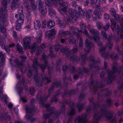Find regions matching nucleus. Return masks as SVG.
<instances>
[{"label":"nucleus","mask_w":123,"mask_h":123,"mask_svg":"<svg viewBox=\"0 0 123 123\" xmlns=\"http://www.w3.org/2000/svg\"><path fill=\"white\" fill-rule=\"evenodd\" d=\"M7 2L8 0H2L1 4L2 6L0 9V31L2 33L6 32V28L4 26H6L8 24L6 12Z\"/></svg>","instance_id":"f257e3e1"},{"label":"nucleus","mask_w":123,"mask_h":123,"mask_svg":"<svg viewBox=\"0 0 123 123\" xmlns=\"http://www.w3.org/2000/svg\"><path fill=\"white\" fill-rule=\"evenodd\" d=\"M107 105H103L102 107H103L101 109L102 111L104 113L106 118L108 120H110L112 119L113 117V114L110 111H108L107 109L105 107L107 106L108 107L111 106L112 104V102L110 98H107L106 101Z\"/></svg>","instance_id":"f03ea898"},{"label":"nucleus","mask_w":123,"mask_h":123,"mask_svg":"<svg viewBox=\"0 0 123 123\" xmlns=\"http://www.w3.org/2000/svg\"><path fill=\"white\" fill-rule=\"evenodd\" d=\"M48 57L46 55H42V58L44 60V64H40L38 62V60L37 58L33 61V65L32 66L33 68L35 69H37L38 67L39 66L42 71L44 70L46 67H48V69L49 67L48 65L49 63L48 61L46 60Z\"/></svg>","instance_id":"7ed1b4c3"},{"label":"nucleus","mask_w":123,"mask_h":123,"mask_svg":"<svg viewBox=\"0 0 123 123\" xmlns=\"http://www.w3.org/2000/svg\"><path fill=\"white\" fill-rule=\"evenodd\" d=\"M78 12L77 10L74 9H71L69 10V19H68L67 20L68 21L69 20V21H75L77 20V19L78 18L81 14V12H82V9L81 7H79L78 8Z\"/></svg>","instance_id":"20e7f679"},{"label":"nucleus","mask_w":123,"mask_h":123,"mask_svg":"<svg viewBox=\"0 0 123 123\" xmlns=\"http://www.w3.org/2000/svg\"><path fill=\"white\" fill-rule=\"evenodd\" d=\"M23 10V7L21 6L18 9V11L19 17L16 22V29L17 30L19 31L21 30V26L24 22V17Z\"/></svg>","instance_id":"39448f33"},{"label":"nucleus","mask_w":123,"mask_h":123,"mask_svg":"<svg viewBox=\"0 0 123 123\" xmlns=\"http://www.w3.org/2000/svg\"><path fill=\"white\" fill-rule=\"evenodd\" d=\"M119 21L120 26L117 25V33L120 35L121 38H123V16L120 15L116 13V20Z\"/></svg>","instance_id":"423d86ee"},{"label":"nucleus","mask_w":123,"mask_h":123,"mask_svg":"<svg viewBox=\"0 0 123 123\" xmlns=\"http://www.w3.org/2000/svg\"><path fill=\"white\" fill-rule=\"evenodd\" d=\"M112 69L113 71H110L109 69L107 70V72L108 74L107 79L106 80H104V81H106L108 84H111L112 83L115 77V75L113 76L114 74L115 73V62L114 61L113 63V66L112 67Z\"/></svg>","instance_id":"0eeeda50"},{"label":"nucleus","mask_w":123,"mask_h":123,"mask_svg":"<svg viewBox=\"0 0 123 123\" xmlns=\"http://www.w3.org/2000/svg\"><path fill=\"white\" fill-rule=\"evenodd\" d=\"M53 1V4L54 5H55V6H59L60 7L58 9V11L60 12L62 11L64 12H67V6H65V4L61 2V1L63 0H51Z\"/></svg>","instance_id":"6e6552de"},{"label":"nucleus","mask_w":123,"mask_h":123,"mask_svg":"<svg viewBox=\"0 0 123 123\" xmlns=\"http://www.w3.org/2000/svg\"><path fill=\"white\" fill-rule=\"evenodd\" d=\"M87 114L85 113L82 115L81 117L79 116L77 117L75 122H76L77 121L78 123H88V121L87 119Z\"/></svg>","instance_id":"1a4fd4ad"},{"label":"nucleus","mask_w":123,"mask_h":123,"mask_svg":"<svg viewBox=\"0 0 123 123\" xmlns=\"http://www.w3.org/2000/svg\"><path fill=\"white\" fill-rule=\"evenodd\" d=\"M91 33L94 36L91 37V38L95 42L97 41V39L99 40L100 37L98 35L99 34L98 31L96 30L92 29L90 31Z\"/></svg>","instance_id":"9d476101"},{"label":"nucleus","mask_w":123,"mask_h":123,"mask_svg":"<svg viewBox=\"0 0 123 123\" xmlns=\"http://www.w3.org/2000/svg\"><path fill=\"white\" fill-rule=\"evenodd\" d=\"M31 37H27L23 39L24 47L26 48H29L31 43Z\"/></svg>","instance_id":"9b49d317"},{"label":"nucleus","mask_w":123,"mask_h":123,"mask_svg":"<svg viewBox=\"0 0 123 123\" xmlns=\"http://www.w3.org/2000/svg\"><path fill=\"white\" fill-rule=\"evenodd\" d=\"M38 9L41 12V14L44 15L47 13V9L45 6H43L42 0H39V1Z\"/></svg>","instance_id":"f8f14e48"},{"label":"nucleus","mask_w":123,"mask_h":123,"mask_svg":"<svg viewBox=\"0 0 123 123\" xmlns=\"http://www.w3.org/2000/svg\"><path fill=\"white\" fill-rule=\"evenodd\" d=\"M85 44L86 47L87 49H88L86 50V52L87 53L90 52L91 48L94 47V44L93 43L90 42L87 39L86 40Z\"/></svg>","instance_id":"ddd939ff"},{"label":"nucleus","mask_w":123,"mask_h":123,"mask_svg":"<svg viewBox=\"0 0 123 123\" xmlns=\"http://www.w3.org/2000/svg\"><path fill=\"white\" fill-rule=\"evenodd\" d=\"M102 17L100 12L97 10L94 11L92 17L94 20L97 21L98 19H100Z\"/></svg>","instance_id":"4468645a"},{"label":"nucleus","mask_w":123,"mask_h":123,"mask_svg":"<svg viewBox=\"0 0 123 123\" xmlns=\"http://www.w3.org/2000/svg\"><path fill=\"white\" fill-rule=\"evenodd\" d=\"M11 7L12 10L15 9L16 8H18L20 6L19 0H12Z\"/></svg>","instance_id":"2eb2a0df"},{"label":"nucleus","mask_w":123,"mask_h":123,"mask_svg":"<svg viewBox=\"0 0 123 123\" xmlns=\"http://www.w3.org/2000/svg\"><path fill=\"white\" fill-rule=\"evenodd\" d=\"M56 23L57 24L59 25L61 27H64L66 25V23L63 18H56Z\"/></svg>","instance_id":"dca6fc26"},{"label":"nucleus","mask_w":123,"mask_h":123,"mask_svg":"<svg viewBox=\"0 0 123 123\" xmlns=\"http://www.w3.org/2000/svg\"><path fill=\"white\" fill-rule=\"evenodd\" d=\"M55 34V30L54 29H52L49 31L47 32L46 35L49 38H51L52 37H54Z\"/></svg>","instance_id":"f3484780"},{"label":"nucleus","mask_w":123,"mask_h":123,"mask_svg":"<svg viewBox=\"0 0 123 123\" xmlns=\"http://www.w3.org/2000/svg\"><path fill=\"white\" fill-rule=\"evenodd\" d=\"M55 34V30L54 29H52L49 31L47 32L46 35L49 38H51L52 37H54Z\"/></svg>","instance_id":"a211bd4d"},{"label":"nucleus","mask_w":123,"mask_h":123,"mask_svg":"<svg viewBox=\"0 0 123 123\" xmlns=\"http://www.w3.org/2000/svg\"><path fill=\"white\" fill-rule=\"evenodd\" d=\"M69 57L70 60L72 62H78L80 60V58L79 56H77L75 55H73L68 57Z\"/></svg>","instance_id":"6ab92c4d"},{"label":"nucleus","mask_w":123,"mask_h":123,"mask_svg":"<svg viewBox=\"0 0 123 123\" xmlns=\"http://www.w3.org/2000/svg\"><path fill=\"white\" fill-rule=\"evenodd\" d=\"M117 65V63L116 62V73L117 72L118 73L120 74L121 73V70L123 69V72L122 74V76L123 77V65L121 66L119 70L116 67ZM118 88L119 89H121L123 88V82L118 87Z\"/></svg>","instance_id":"aec40b11"},{"label":"nucleus","mask_w":123,"mask_h":123,"mask_svg":"<svg viewBox=\"0 0 123 123\" xmlns=\"http://www.w3.org/2000/svg\"><path fill=\"white\" fill-rule=\"evenodd\" d=\"M20 57L22 59L21 60V62H19V61L17 60L16 62V63L17 65L18 66H23L24 65V64L23 62H24L25 61V60L27 59V57L26 56L24 55L20 56Z\"/></svg>","instance_id":"412c9836"},{"label":"nucleus","mask_w":123,"mask_h":123,"mask_svg":"<svg viewBox=\"0 0 123 123\" xmlns=\"http://www.w3.org/2000/svg\"><path fill=\"white\" fill-rule=\"evenodd\" d=\"M76 91L74 89H72L68 92L65 91L63 94V96H66L68 95L70 96L74 95L76 94Z\"/></svg>","instance_id":"4be33fe9"},{"label":"nucleus","mask_w":123,"mask_h":123,"mask_svg":"<svg viewBox=\"0 0 123 123\" xmlns=\"http://www.w3.org/2000/svg\"><path fill=\"white\" fill-rule=\"evenodd\" d=\"M33 77L35 82L37 85H40L41 86H43L42 82L40 80L39 78L38 74H35L33 76Z\"/></svg>","instance_id":"5701e85b"},{"label":"nucleus","mask_w":123,"mask_h":123,"mask_svg":"<svg viewBox=\"0 0 123 123\" xmlns=\"http://www.w3.org/2000/svg\"><path fill=\"white\" fill-rule=\"evenodd\" d=\"M6 54L3 53L2 51L0 52V59L1 57L0 62V64L2 66H4L5 64V57Z\"/></svg>","instance_id":"b1692460"},{"label":"nucleus","mask_w":123,"mask_h":123,"mask_svg":"<svg viewBox=\"0 0 123 123\" xmlns=\"http://www.w3.org/2000/svg\"><path fill=\"white\" fill-rule=\"evenodd\" d=\"M80 56L81 59V65H83L86 63V62L88 60V57H87L86 54L81 55Z\"/></svg>","instance_id":"393cba45"},{"label":"nucleus","mask_w":123,"mask_h":123,"mask_svg":"<svg viewBox=\"0 0 123 123\" xmlns=\"http://www.w3.org/2000/svg\"><path fill=\"white\" fill-rule=\"evenodd\" d=\"M34 107L33 105H27L26 106V113H30L34 109Z\"/></svg>","instance_id":"a878e982"},{"label":"nucleus","mask_w":123,"mask_h":123,"mask_svg":"<svg viewBox=\"0 0 123 123\" xmlns=\"http://www.w3.org/2000/svg\"><path fill=\"white\" fill-rule=\"evenodd\" d=\"M49 15L51 18L54 17L56 16V12L51 8H49Z\"/></svg>","instance_id":"bb28decb"},{"label":"nucleus","mask_w":123,"mask_h":123,"mask_svg":"<svg viewBox=\"0 0 123 123\" xmlns=\"http://www.w3.org/2000/svg\"><path fill=\"white\" fill-rule=\"evenodd\" d=\"M61 82L60 81H57L56 80L55 82H53L51 85V86L54 88L55 86L57 87L61 85Z\"/></svg>","instance_id":"cd10ccee"},{"label":"nucleus","mask_w":123,"mask_h":123,"mask_svg":"<svg viewBox=\"0 0 123 123\" xmlns=\"http://www.w3.org/2000/svg\"><path fill=\"white\" fill-rule=\"evenodd\" d=\"M17 50L19 53L23 54L25 53L24 51L23 50V48L22 46L18 43L16 45Z\"/></svg>","instance_id":"c85d7f7f"},{"label":"nucleus","mask_w":123,"mask_h":123,"mask_svg":"<svg viewBox=\"0 0 123 123\" xmlns=\"http://www.w3.org/2000/svg\"><path fill=\"white\" fill-rule=\"evenodd\" d=\"M79 51L78 49L77 45H76V47L74 46L73 48L71 49V50L69 51V52L68 54V55H70V54L73 52V53H76Z\"/></svg>","instance_id":"c756f323"},{"label":"nucleus","mask_w":123,"mask_h":123,"mask_svg":"<svg viewBox=\"0 0 123 123\" xmlns=\"http://www.w3.org/2000/svg\"><path fill=\"white\" fill-rule=\"evenodd\" d=\"M34 28L36 29H39L41 27V24L40 22L38 20H37L34 23Z\"/></svg>","instance_id":"7c9ffc66"},{"label":"nucleus","mask_w":123,"mask_h":123,"mask_svg":"<svg viewBox=\"0 0 123 123\" xmlns=\"http://www.w3.org/2000/svg\"><path fill=\"white\" fill-rule=\"evenodd\" d=\"M69 49L67 47H66L65 48H62L61 49V52H63L66 54L67 56L68 57L70 56L68 55V54L69 52Z\"/></svg>","instance_id":"2f4dec72"},{"label":"nucleus","mask_w":123,"mask_h":123,"mask_svg":"<svg viewBox=\"0 0 123 123\" xmlns=\"http://www.w3.org/2000/svg\"><path fill=\"white\" fill-rule=\"evenodd\" d=\"M107 42H108L107 43V45L108 46L109 49H111L112 47L113 44L111 43V37H109V38L107 40Z\"/></svg>","instance_id":"473e14b6"},{"label":"nucleus","mask_w":123,"mask_h":123,"mask_svg":"<svg viewBox=\"0 0 123 123\" xmlns=\"http://www.w3.org/2000/svg\"><path fill=\"white\" fill-rule=\"evenodd\" d=\"M31 2V6L33 10H36L37 6V4H35V0H30Z\"/></svg>","instance_id":"72a5a7b5"},{"label":"nucleus","mask_w":123,"mask_h":123,"mask_svg":"<svg viewBox=\"0 0 123 123\" xmlns=\"http://www.w3.org/2000/svg\"><path fill=\"white\" fill-rule=\"evenodd\" d=\"M55 25V22L53 21L52 20H50L48 23L47 25L48 28H51L53 27Z\"/></svg>","instance_id":"f704fd0d"},{"label":"nucleus","mask_w":123,"mask_h":123,"mask_svg":"<svg viewBox=\"0 0 123 123\" xmlns=\"http://www.w3.org/2000/svg\"><path fill=\"white\" fill-rule=\"evenodd\" d=\"M110 54L108 52H103L101 53V56L105 59H108L109 58Z\"/></svg>","instance_id":"c9c22d12"},{"label":"nucleus","mask_w":123,"mask_h":123,"mask_svg":"<svg viewBox=\"0 0 123 123\" xmlns=\"http://www.w3.org/2000/svg\"><path fill=\"white\" fill-rule=\"evenodd\" d=\"M111 27L112 30H115V20L114 19H111Z\"/></svg>","instance_id":"e433bc0d"},{"label":"nucleus","mask_w":123,"mask_h":123,"mask_svg":"<svg viewBox=\"0 0 123 123\" xmlns=\"http://www.w3.org/2000/svg\"><path fill=\"white\" fill-rule=\"evenodd\" d=\"M59 35L61 36H66L67 35H69L70 34V32L68 31H60L59 32Z\"/></svg>","instance_id":"4c0bfd02"},{"label":"nucleus","mask_w":123,"mask_h":123,"mask_svg":"<svg viewBox=\"0 0 123 123\" xmlns=\"http://www.w3.org/2000/svg\"><path fill=\"white\" fill-rule=\"evenodd\" d=\"M101 34L106 40L109 38V37H111L109 35H107L106 34V32L104 31H102L101 32Z\"/></svg>","instance_id":"58836bf2"},{"label":"nucleus","mask_w":123,"mask_h":123,"mask_svg":"<svg viewBox=\"0 0 123 123\" xmlns=\"http://www.w3.org/2000/svg\"><path fill=\"white\" fill-rule=\"evenodd\" d=\"M75 113V110L74 108H72L71 109L70 111L68 113V115L70 116L74 115Z\"/></svg>","instance_id":"ea45409f"},{"label":"nucleus","mask_w":123,"mask_h":123,"mask_svg":"<svg viewBox=\"0 0 123 123\" xmlns=\"http://www.w3.org/2000/svg\"><path fill=\"white\" fill-rule=\"evenodd\" d=\"M103 115V113H102L101 115L99 116H98L97 115L95 114L94 116V118L95 119L96 121H98L101 119Z\"/></svg>","instance_id":"a19ab883"},{"label":"nucleus","mask_w":123,"mask_h":123,"mask_svg":"<svg viewBox=\"0 0 123 123\" xmlns=\"http://www.w3.org/2000/svg\"><path fill=\"white\" fill-rule=\"evenodd\" d=\"M70 65H69L68 66L66 65L65 66H63L62 68V69L63 72H66L67 71L68 69H69V68H70Z\"/></svg>","instance_id":"79ce46f5"},{"label":"nucleus","mask_w":123,"mask_h":123,"mask_svg":"<svg viewBox=\"0 0 123 123\" xmlns=\"http://www.w3.org/2000/svg\"><path fill=\"white\" fill-rule=\"evenodd\" d=\"M58 101V99L56 98V95H54V97L52 98L50 100V102L51 103L55 102H57Z\"/></svg>","instance_id":"37998d69"},{"label":"nucleus","mask_w":123,"mask_h":123,"mask_svg":"<svg viewBox=\"0 0 123 123\" xmlns=\"http://www.w3.org/2000/svg\"><path fill=\"white\" fill-rule=\"evenodd\" d=\"M54 51L49 49V56L51 58H54L55 57V55L54 53Z\"/></svg>","instance_id":"c03bdc74"},{"label":"nucleus","mask_w":123,"mask_h":123,"mask_svg":"<svg viewBox=\"0 0 123 123\" xmlns=\"http://www.w3.org/2000/svg\"><path fill=\"white\" fill-rule=\"evenodd\" d=\"M30 93L32 95H33L35 93L36 90L34 87H30L29 88Z\"/></svg>","instance_id":"a18cd8bd"},{"label":"nucleus","mask_w":123,"mask_h":123,"mask_svg":"<svg viewBox=\"0 0 123 123\" xmlns=\"http://www.w3.org/2000/svg\"><path fill=\"white\" fill-rule=\"evenodd\" d=\"M110 13L113 15L114 18L115 19V9L114 8H112L110 9Z\"/></svg>","instance_id":"49530a36"},{"label":"nucleus","mask_w":123,"mask_h":123,"mask_svg":"<svg viewBox=\"0 0 123 123\" xmlns=\"http://www.w3.org/2000/svg\"><path fill=\"white\" fill-rule=\"evenodd\" d=\"M90 14V12H87L85 13H84V17L86 18L87 19H89L91 17Z\"/></svg>","instance_id":"de8ad7c7"},{"label":"nucleus","mask_w":123,"mask_h":123,"mask_svg":"<svg viewBox=\"0 0 123 123\" xmlns=\"http://www.w3.org/2000/svg\"><path fill=\"white\" fill-rule=\"evenodd\" d=\"M77 107L78 109V111L79 112H80L84 108L80 105V102L79 104L77 105Z\"/></svg>","instance_id":"09e8293b"},{"label":"nucleus","mask_w":123,"mask_h":123,"mask_svg":"<svg viewBox=\"0 0 123 123\" xmlns=\"http://www.w3.org/2000/svg\"><path fill=\"white\" fill-rule=\"evenodd\" d=\"M42 80H47V81L46 82V84H48L49 83L51 82L52 81L50 79L46 76H45L44 78H43Z\"/></svg>","instance_id":"8fccbe9b"},{"label":"nucleus","mask_w":123,"mask_h":123,"mask_svg":"<svg viewBox=\"0 0 123 123\" xmlns=\"http://www.w3.org/2000/svg\"><path fill=\"white\" fill-rule=\"evenodd\" d=\"M33 75L32 71L31 69H29L28 71V72L27 75V76L30 78Z\"/></svg>","instance_id":"3c124183"},{"label":"nucleus","mask_w":123,"mask_h":123,"mask_svg":"<svg viewBox=\"0 0 123 123\" xmlns=\"http://www.w3.org/2000/svg\"><path fill=\"white\" fill-rule=\"evenodd\" d=\"M23 87L19 86L18 87V93L20 95L23 92Z\"/></svg>","instance_id":"603ef678"},{"label":"nucleus","mask_w":123,"mask_h":123,"mask_svg":"<svg viewBox=\"0 0 123 123\" xmlns=\"http://www.w3.org/2000/svg\"><path fill=\"white\" fill-rule=\"evenodd\" d=\"M85 97V95L84 93H81L80 94L79 97L78 98L79 99L82 100L84 99Z\"/></svg>","instance_id":"864d4df0"},{"label":"nucleus","mask_w":123,"mask_h":123,"mask_svg":"<svg viewBox=\"0 0 123 123\" xmlns=\"http://www.w3.org/2000/svg\"><path fill=\"white\" fill-rule=\"evenodd\" d=\"M107 47V46H102V47H101V48L99 49V52H101V53H102L104 52L103 51H105L106 50Z\"/></svg>","instance_id":"5fc2aeb1"},{"label":"nucleus","mask_w":123,"mask_h":123,"mask_svg":"<svg viewBox=\"0 0 123 123\" xmlns=\"http://www.w3.org/2000/svg\"><path fill=\"white\" fill-rule=\"evenodd\" d=\"M3 98L4 99V102L5 103L7 104V103H8V97L7 95H3Z\"/></svg>","instance_id":"6e6d98bb"},{"label":"nucleus","mask_w":123,"mask_h":123,"mask_svg":"<svg viewBox=\"0 0 123 123\" xmlns=\"http://www.w3.org/2000/svg\"><path fill=\"white\" fill-rule=\"evenodd\" d=\"M96 25L98 29H100L102 28V25L101 22H97Z\"/></svg>","instance_id":"4d7b16f0"},{"label":"nucleus","mask_w":123,"mask_h":123,"mask_svg":"<svg viewBox=\"0 0 123 123\" xmlns=\"http://www.w3.org/2000/svg\"><path fill=\"white\" fill-rule=\"evenodd\" d=\"M104 17L105 19L107 20H109L110 19L109 15L107 13L104 14Z\"/></svg>","instance_id":"13d9d810"},{"label":"nucleus","mask_w":123,"mask_h":123,"mask_svg":"<svg viewBox=\"0 0 123 123\" xmlns=\"http://www.w3.org/2000/svg\"><path fill=\"white\" fill-rule=\"evenodd\" d=\"M45 48V44L43 43L38 48V49L40 50H42L44 49Z\"/></svg>","instance_id":"bf43d9fd"},{"label":"nucleus","mask_w":123,"mask_h":123,"mask_svg":"<svg viewBox=\"0 0 123 123\" xmlns=\"http://www.w3.org/2000/svg\"><path fill=\"white\" fill-rule=\"evenodd\" d=\"M62 60L59 59L56 62V65L57 66H59L60 67L61 64L62 63Z\"/></svg>","instance_id":"052dcab7"},{"label":"nucleus","mask_w":123,"mask_h":123,"mask_svg":"<svg viewBox=\"0 0 123 123\" xmlns=\"http://www.w3.org/2000/svg\"><path fill=\"white\" fill-rule=\"evenodd\" d=\"M61 108L62 109V112H65L66 110V107L64 105H62L61 106Z\"/></svg>","instance_id":"680f3d73"},{"label":"nucleus","mask_w":123,"mask_h":123,"mask_svg":"<svg viewBox=\"0 0 123 123\" xmlns=\"http://www.w3.org/2000/svg\"><path fill=\"white\" fill-rule=\"evenodd\" d=\"M8 114V113L7 112H5L3 113L0 116V117L2 118H3L5 119L6 118V115Z\"/></svg>","instance_id":"e2e57ef3"},{"label":"nucleus","mask_w":123,"mask_h":123,"mask_svg":"<svg viewBox=\"0 0 123 123\" xmlns=\"http://www.w3.org/2000/svg\"><path fill=\"white\" fill-rule=\"evenodd\" d=\"M4 42L3 41V38H2L0 36V45L1 47H3V46Z\"/></svg>","instance_id":"0e129e2a"},{"label":"nucleus","mask_w":123,"mask_h":123,"mask_svg":"<svg viewBox=\"0 0 123 123\" xmlns=\"http://www.w3.org/2000/svg\"><path fill=\"white\" fill-rule=\"evenodd\" d=\"M89 59L90 61L92 62L93 63L95 62V57L92 55H91L90 56Z\"/></svg>","instance_id":"69168bd1"},{"label":"nucleus","mask_w":123,"mask_h":123,"mask_svg":"<svg viewBox=\"0 0 123 123\" xmlns=\"http://www.w3.org/2000/svg\"><path fill=\"white\" fill-rule=\"evenodd\" d=\"M60 46V45L59 44L56 45L55 46V49L56 51V52L58 51L59 49Z\"/></svg>","instance_id":"338daca9"},{"label":"nucleus","mask_w":123,"mask_h":123,"mask_svg":"<svg viewBox=\"0 0 123 123\" xmlns=\"http://www.w3.org/2000/svg\"><path fill=\"white\" fill-rule=\"evenodd\" d=\"M39 101V103L40 105H43L44 104V103L45 102L43 99V98H42L41 99H40Z\"/></svg>","instance_id":"774afa93"}]
</instances>
